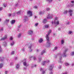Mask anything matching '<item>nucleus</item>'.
<instances>
[{"instance_id":"4d7b16f0","label":"nucleus","mask_w":74,"mask_h":74,"mask_svg":"<svg viewBox=\"0 0 74 74\" xmlns=\"http://www.w3.org/2000/svg\"><path fill=\"white\" fill-rule=\"evenodd\" d=\"M10 65H11V66H12L13 64H14L13 63V62H11L10 63Z\"/></svg>"},{"instance_id":"603ef678","label":"nucleus","mask_w":74,"mask_h":74,"mask_svg":"<svg viewBox=\"0 0 74 74\" xmlns=\"http://www.w3.org/2000/svg\"><path fill=\"white\" fill-rule=\"evenodd\" d=\"M9 21H10L9 20H6V22H9Z\"/></svg>"},{"instance_id":"6e6552de","label":"nucleus","mask_w":74,"mask_h":74,"mask_svg":"<svg viewBox=\"0 0 74 74\" xmlns=\"http://www.w3.org/2000/svg\"><path fill=\"white\" fill-rule=\"evenodd\" d=\"M73 12V11L71 10H69L68 11V13L69 14L70 16H72Z\"/></svg>"},{"instance_id":"0eeeda50","label":"nucleus","mask_w":74,"mask_h":74,"mask_svg":"<svg viewBox=\"0 0 74 74\" xmlns=\"http://www.w3.org/2000/svg\"><path fill=\"white\" fill-rule=\"evenodd\" d=\"M49 63V60H47L46 61L43 62H42V64L43 65H44L45 63Z\"/></svg>"},{"instance_id":"473e14b6","label":"nucleus","mask_w":74,"mask_h":74,"mask_svg":"<svg viewBox=\"0 0 74 74\" xmlns=\"http://www.w3.org/2000/svg\"><path fill=\"white\" fill-rule=\"evenodd\" d=\"M39 62H41V57H40L39 58Z\"/></svg>"},{"instance_id":"b1692460","label":"nucleus","mask_w":74,"mask_h":74,"mask_svg":"<svg viewBox=\"0 0 74 74\" xmlns=\"http://www.w3.org/2000/svg\"><path fill=\"white\" fill-rule=\"evenodd\" d=\"M47 22V19H45L43 20V23H46Z\"/></svg>"},{"instance_id":"f3484780","label":"nucleus","mask_w":74,"mask_h":74,"mask_svg":"<svg viewBox=\"0 0 74 74\" xmlns=\"http://www.w3.org/2000/svg\"><path fill=\"white\" fill-rule=\"evenodd\" d=\"M43 41V40L42 39V38H40V39H39V43H41V42H42Z\"/></svg>"},{"instance_id":"412c9836","label":"nucleus","mask_w":74,"mask_h":74,"mask_svg":"<svg viewBox=\"0 0 74 74\" xmlns=\"http://www.w3.org/2000/svg\"><path fill=\"white\" fill-rule=\"evenodd\" d=\"M67 12H68V11L67 10H65L63 12V14H67Z\"/></svg>"},{"instance_id":"9b49d317","label":"nucleus","mask_w":74,"mask_h":74,"mask_svg":"<svg viewBox=\"0 0 74 74\" xmlns=\"http://www.w3.org/2000/svg\"><path fill=\"white\" fill-rule=\"evenodd\" d=\"M67 50H68V49H66L64 51V53H63V55H64L63 57H66V52H67Z\"/></svg>"},{"instance_id":"39448f33","label":"nucleus","mask_w":74,"mask_h":74,"mask_svg":"<svg viewBox=\"0 0 74 74\" xmlns=\"http://www.w3.org/2000/svg\"><path fill=\"white\" fill-rule=\"evenodd\" d=\"M27 21H29V19H28V18H27V16H25L24 17V22H25Z\"/></svg>"},{"instance_id":"4468645a","label":"nucleus","mask_w":74,"mask_h":74,"mask_svg":"<svg viewBox=\"0 0 74 74\" xmlns=\"http://www.w3.org/2000/svg\"><path fill=\"white\" fill-rule=\"evenodd\" d=\"M53 67H54V66L53 65H51L50 66V68L49 69V71H51V70H52V69H53Z\"/></svg>"},{"instance_id":"5fc2aeb1","label":"nucleus","mask_w":74,"mask_h":74,"mask_svg":"<svg viewBox=\"0 0 74 74\" xmlns=\"http://www.w3.org/2000/svg\"><path fill=\"white\" fill-rule=\"evenodd\" d=\"M21 25H20L18 26V28H21Z\"/></svg>"},{"instance_id":"a211bd4d","label":"nucleus","mask_w":74,"mask_h":74,"mask_svg":"<svg viewBox=\"0 0 74 74\" xmlns=\"http://www.w3.org/2000/svg\"><path fill=\"white\" fill-rule=\"evenodd\" d=\"M15 22V20H12L11 22V23L12 25V24H14Z\"/></svg>"},{"instance_id":"6e6d98bb","label":"nucleus","mask_w":74,"mask_h":74,"mask_svg":"<svg viewBox=\"0 0 74 74\" xmlns=\"http://www.w3.org/2000/svg\"><path fill=\"white\" fill-rule=\"evenodd\" d=\"M62 67V66H60L59 67H58V68H59V69H61V68Z\"/></svg>"},{"instance_id":"f03ea898","label":"nucleus","mask_w":74,"mask_h":74,"mask_svg":"<svg viewBox=\"0 0 74 74\" xmlns=\"http://www.w3.org/2000/svg\"><path fill=\"white\" fill-rule=\"evenodd\" d=\"M26 61V59H25L23 60V65L24 66H26V67H27V66H29V64H27Z\"/></svg>"},{"instance_id":"a18cd8bd","label":"nucleus","mask_w":74,"mask_h":74,"mask_svg":"<svg viewBox=\"0 0 74 74\" xmlns=\"http://www.w3.org/2000/svg\"><path fill=\"white\" fill-rule=\"evenodd\" d=\"M3 27L1 28L0 29V31H3Z\"/></svg>"},{"instance_id":"aec40b11","label":"nucleus","mask_w":74,"mask_h":74,"mask_svg":"<svg viewBox=\"0 0 74 74\" xmlns=\"http://www.w3.org/2000/svg\"><path fill=\"white\" fill-rule=\"evenodd\" d=\"M3 45H4L5 47V46L7 45V43H6L5 42H4L3 43Z\"/></svg>"},{"instance_id":"393cba45","label":"nucleus","mask_w":74,"mask_h":74,"mask_svg":"<svg viewBox=\"0 0 74 74\" xmlns=\"http://www.w3.org/2000/svg\"><path fill=\"white\" fill-rule=\"evenodd\" d=\"M45 28H48L49 27V25H45Z\"/></svg>"},{"instance_id":"37998d69","label":"nucleus","mask_w":74,"mask_h":74,"mask_svg":"<svg viewBox=\"0 0 74 74\" xmlns=\"http://www.w3.org/2000/svg\"><path fill=\"white\" fill-rule=\"evenodd\" d=\"M3 5L4 7H6L7 6V4H3Z\"/></svg>"},{"instance_id":"3c124183","label":"nucleus","mask_w":74,"mask_h":74,"mask_svg":"<svg viewBox=\"0 0 74 74\" xmlns=\"http://www.w3.org/2000/svg\"><path fill=\"white\" fill-rule=\"evenodd\" d=\"M17 59H18V57H15L14 58V60H16Z\"/></svg>"},{"instance_id":"bb28decb","label":"nucleus","mask_w":74,"mask_h":74,"mask_svg":"<svg viewBox=\"0 0 74 74\" xmlns=\"http://www.w3.org/2000/svg\"><path fill=\"white\" fill-rule=\"evenodd\" d=\"M65 65L66 66H68L70 65V64L68 63H65Z\"/></svg>"},{"instance_id":"f8f14e48","label":"nucleus","mask_w":74,"mask_h":74,"mask_svg":"<svg viewBox=\"0 0 74 74\" xmlns=\"http://www.w3.org/2000/svg\"><path fill=\"white\" fill-rule=\"evenodd\" d=\"M20 65L19 64H17L16 66V70H19V69Z\"/></svg>"},{"instance_id":"a878e982","label":"nucleus","mask_w":74,"mask_h":74,"mask_svg":"<svg viewBox=\"0 0 74 74\" xmlns=\"http://www.w3.org/2000/svg\"><path fill=\"white\" fill-rule=\"evenodd\" d=\"M14 45V41H13L10 44V45L11 46H12L13 45Z\"/></svg>"},{"instance_id":"5701e85b","label":"nucleus","mask_w":74,"mask_h":74,"mask_svg":"<svg viewBox=\"0 0 74 74\" xmlns=\"http://www.w3.org/2000/svg\"><path fill=\"white\" fill-rule=\"evenodd\" d=\"M61 59H62V56L60 57V61H59V62L60 63H63V62H62V61H61Z\"/></svg>"},{"instance_id":"ea45409f","label":"nucleus","mask_w":74,"mask_h":74,"mask_svg":"<svg viewBox=\"0 0 74 74\" xmlns=\"http://www.w3.org/2000/svg\"><path fill=\"white\" fill-rule=\"evenodd\" d=\"M21 51H23V52H24V51H25V48L24 47L23 48L21 49Z\"/></svg>"},{"instance_id":"e433bc0d","label":"nucleus","mask_w":74,"mask_h":74,"mask_svg":"<svg viewBox=\"0 0 74 74\" xmlns=\"http://www.w3.org/2000/svg\"><path fill=\"white\" fill-rule=\"evenodd\" d=\"M44 12H42L40 11L39 12V14L40 15H41V14H43Z\"/></svg>"},{"instance_id":"2eb2a0df","label":"nucleus","mask_w":74,"mask_h":74,"mask_svg":"<svg viewBox=\"0 0 74 74\" xmlns=\"http://www.w3.org/2000/svg\"><path fill=\"white\" fill-rule=\"evenodd\" d=\"M74 1H71V5L70 7H73V6H74Z\"/></svg>"},{"instance_id":"79ce46f5","label":"nucleus","mask_w":74,"mask_h":74,"mask_svg":"<svg viewBox=\"0 0 74 74\" xmlns=\"http://www.w3.org/2000/svg\"><path fill=\"white\" fill-rule=\"evenodd\" d=\"M2 52V49L1 47V46H0V52Z\"/></svg>"},{"instance_id":"7c9ffc66","label":"nucleus","mask_w":74,"mask_h":74,"mask_svg":"<svg viewBox=\"0 0 74 74\" xmlns=\"http://www.w3.org/2000/svg\"><path fill=\"white\" fill-rule=\"evenodd\" d=\"M53 0H46L47 1L49 2V3H51L52 1Z\"/></svg>"},{"instance_id":"c03bdc74","label":"nucleus","mask_w":74,"mask_h":74,"mask_svg":"<svg viewBox=\"0 0 74 74\" xmlns=\"http://www.w3.org/2000/svg\"><path fill=\"white\" fill-rule=\"evenodd\" d=\"M3 9V7H0V11H2Z\"/></svg>"},{"instance_id":"c756f323","label":"nucleus","mask_w":74,"mask_h":74,"mask_svg":"<svg viewBox=\"0 0 74 74\" xmlns=\"http://www.w3.org/2000/svg\"><path fill=\"white\" fill-rule=\"evenodd\" d=\"M21 34H19L18 35V38H20L21 37Z\"/></svg>"},{"instance_id":"4be33fe9","label":"nucleus","mask_w":74,"mask_h":74,"mask_svg":"<svg viewBox=\"0 0 74 74\" xmlns=\"http://www.w3.org/2000/svg\"><path fill=\"white\" fill-rule=\"evenodd\" d=\"M4 60V58H1L0 57V61H2Z\"/></svg>"},{"instance_id":"338daca9","label":"nucleus","mask_w":74,"mask_h":74,"mask_svg":"<svg viewBox=\"0 0 74 74\" xmlns=\"http://www.w3.org/2000/svg\"><path fill=\"white\" fill-rule=\"evenodd\" d=\"M62 74H67V72H66L64 73H63Z\"/></svg>"},{"instance_id":"052dcab7","label":"nucleus","mask_w":74,"mask_h":74,"mask_svg":"<svg viewBox=\"0 0 74 74\" xmlns=\"http://www.w3.org/2000/svg\"><path fill=\"white\" fill-rule=\"evenodd\" d=\"M58 30H59V31H60V30H61V28H59L58 29Z\"/></svg>"},{"instance_id":"a19ab883","label":"nucleus","mask_w":74,"mask_h":74,"mask_svg":"<svg viewBox=\"0 0 74 74\" xmlns=\"http://www.w3.org/2000/svg\"><path fill=\"white\" fill-rule=\"evenodd\" d=\"M33 60H37V59H36V57H34L33 58Z\"/></svg>"},{"instance_id":"6ab92c4d","label":"nucleus","mask_w":74,"mask_h":74,"mask_svg":"<svg viewBox=\"0 0 74 74\" xmlns=\"http://www.w3.org/2000/svg\"><path fill=\"white\" fill-rule=\"evenodd\" d=\"M46 10L47 11H50V10H51V8H47L46 9Z\"/></svg>"},{"instance_id":"423d86ee","label":"nucleus","mask_w":74,"mask_h":74,"mask_svg":"<svg viewBox=\"0 0 74 74\" xmlns=\"http://www.w3.org/2000/svg\"><path fill=\"white\" fill-rule=\"evenodd\" d=\"M40 71H41L42 74H45V71H44V69L41 68L40 69Z\"/></svg>"},{"instance_id":"4c0bfd02","label":"nucleus","mask_w":74,"mask_h":74,"mask_svg":"<svg viewBox=\"0 0 74 74\" xmlns=\"http://www.w3.org/2000/svg\"><path fill=\"white\" fill-rule=\"evenodd\" d=\"M58 17H56L55 18V19H54V21H58Z\"/></svg>"},{"instance_id":"20e7f679","label":"nucleus","mask_w":74,"mask_h":74,"mask_svg":"<svg viewBox=\"0 0 74 74\" xmlns=\"http://www.w3.org/2000/svg\"><path fill=\"white\" fill-rule=\"evenodd\" d=\"M53 23L54 25H59V20H56V21H54Z\"/></svg>"},{"instance_id":"ddd939ff","label":"nucleus","mask_w":74,"mask_h":74,"mask_svg":"<svg viewBox=\"0 0 74 74\" xmlns=\"http://www.w3.org/2000/svg\"><path fill=\"white\" fill-rule=\"evenodd\" d=\"M7 38V35H5L4 37L3 38H2L0 39V41H2L3 40H4L5 39Z\"/></svg>"},{"instance_id":"0e129e2a","label":"nucleus","mask_w":74,"mask_h":74,"mask_svg":"<svg viewBox=\"0 0 74 74\" xmlns=\"http://www.w3.org/2000/svg\"><path fill=\"white\" fill-rule=\"evenodd\" d=\"M72 33V32L70 31L69 32V34H71V33Z\"/></svg>"},{"instance_id":"de8ad7c7","label":"nucleus","mask_w":74,"mask_h":74,"mask_svg":"<svg viewBox=\"0 0 74 74\" xmlns=\"http://www.w3.org/2000/svg\"><path fill=\"white\" fill-rule=\"evenodd\" d=\"M63 43H64V41L62 40L61 41V44H63Z\"/></svg>"},{"instance_id":"49530a36","label":"nucleus","mask_w":74,"mask_h":74,"mask_svg":"<svg viewBox=\"0 0 74 74\" xmlns=\"http://www.w3.org/2000/svg\"><path fill=\"white\" fill-rule=\"evenodd\" d=\"M57 49H58V47H54L55 50H57Z\"/></svg>"},{"instance_id":"dca6fc26","label":"nucleus","mask_w":74,"mask_h":74,"mask_svg":"<svg viewBox=\"0 0 74 74\" xmlns=\"http://www.w3.org/2000/svg\"><path fill=\"white\" fill-rule=\"evenodd\" d=\"M45 53V50H42L41 52V55H42L44 54V53Z\"/></svg>"},{"instance_id":"8fccbe9b","label":"nucleus","mask_w":74,"mask_h":74,"mask_svg":"<svg viewBox=\"0 0 74 74\" xmlns=\"http://www.w3.org/2000/svg\"><path fill=\"white\" fill-rule=\"evenodd\" d=\"M12 39H13V38H12V37H11L10 38V40H12Z\"/></svg>"},{"instance_id":"c85d7f7f","label":"nucleus","mask_w":74,"mask_h":74,"mask_svg":"<svg viewBox=\"0 0 74 74\" xmlns=\"http://www.w3.org/2000/svg\"><path fill=\"white\" fill-rule=\"evenodd\" d=\"M3 65L2 64H0V69H1L3 67Z\"/></svg>"},{"instance_id":"e2e57ef3","label":"nucleus","mask_w":74,"mask_h":74,"mask_svg":"<svg viewBox=\"0 0 74 74\" xmlns=\"http://www.w3.org/2000/svg\"><path fill=\"white\" fill-rule=\"evenodd\" d=\"M15 13H14L12 14V16H15Z\"/></svg>"},{"instance_id":"f257e3e1","label":"nucleus","mask_w":74,"mask_h":74,"mask_svg":"<svg viewBox=\"0 0 74 74\" xmlns=\"http://www.w3.org/2000/svg\"><path fill=\"white\" fill-rule=\"evenodd\" d=\"M51 30H50L48 32L47 34H46V40L47 41V43L46 44V47H50L51 45V42H50V40H49V35L51 33Z\"/></svg>"},{"instance_id":"09e8293b","label":"nucleus","mask_w":74,"mask_h":74,"mask_svg":"<svg viewBox=\"0 0 74 74\" xmlns=\"http://www.w3.org/2000/svg\"><path fill=\"white\" fill-rule=\"evenodd\" d=\"M18 3L15 4V7H17V6H18Z\"/></svg>"},{"instance_id":"69168bd1","label":"nucleus","mask_w":74,"mask_h":74,"mask_svg":"<svg viewBox=\"0 0 74 74\" xmlns=\"http://www.w3.org/2000/svg\"><path fill=\"white\" fill-rule=\"evenodd\" d=\"M8 72V71H5V74H7V73Z\"/></svg>"},{"instance_id":"9d476101","label":"nucleus","mask_w":74,"mask_h":74,"mask_svg":"<svg viewBox=\"0 0 74 74\" xmlns=\"http://www.w3.org/2000/svg\"><path fill=\"white\" fill-rule=\"evenodd\" d=\"M33 31L32 30H30L28 32V34H33Z\"/></svg>"},{"instance_id":"cd10ccee","label":"nucleus","mask_w":74,"mask_h":74,"mask_svg":"<svg viewBox=\"0 0 74 74\" xmlns=\"http://www.w3.org/2000/svg\"><path fill=\"white\" fill-rule=\"evenodd\" d=\"M14 53H15V51H12L11 53V55H14Z\"/></svg>"},{"instance_id":"f704fd0d","label":"nucleus","mask_w":74,"mask_h":74,"mask_svg":"<svg viewBox=\"0 0 74 74\" xmlns=\"http://www.w3.org/2000/svg\"><path fill=\"white\" fill-rule=\"evenodd\" d=\"M71 56H73V55H74V52H72L71 54Z\"/></svg>"},{"instance_id":"774afa93","label":"nucleus","mask_w":74,"mask_h":74,"mask_svg":"<svg viewBox=\"0 0 74 74\" xmlns=\"http://www.w3.org/2000/svg\"><path fill=\"white\" fill-rule=\"evenodd\" d=\"M53 73L52 72H51L50 73V74H52Z\"/></svg>"},{"instance_id":"864d4df0","label":"nucleus","mask_w":74,"mask_h":74,"mask_svg":"<svg viewBox=\"0 0 74 74\" xmlns=\"http://www.w3.org/2000/svg\"><path fill=\"white\" fill-rule=\"evenodd\" d=\"M38 25V23H36L35 24V26H37V25Z\"/></svg>"},{"instance_id":"13d9d810","label":"nucleus","mask_w":74,"mask_h":74,"mask_svg":"<svg viewBox=\"0 0 74 74\" xmlns=\"http://www.w3.org/2000/svg\"><path fill=\"white\" fill-rule=\"evenodd\" d=\"M70 24V22H68L66 23V25H69Z\"/></svg>"},{"instance_id":"2f4dec72","label":"nucleus","mask_w":74,"mask_h":74,"mask_svg":"<svg viewBox=\"0 0 74 74\" xmlns=\"http://www.w3.org/2000/svg\"><path fill=\"white\" fill-rule=\"evenodd\" d=\"M32 44H31L29 45V48H30V49H31V48H32Z\"/></svg>"},{"instance_id":"c9c22d12","label":"nucleus","mask_w":74,"mask_h":74,"mask_svg":"<svg viewBox=\"0 0 74 74\" xmlns=\"http://www.w3.org/2000/svg\"><path fill=\"white\" fill-rule=\"evenodd\" d=\"M21 14V11H20L17 12V15H19V14Z\"/></svg>"},{"instance_id":"7ed1b4c3","label":"nucleus","mask_w":74,"mask_h":74,"mask_svg":"<svg viewBox=\"0 0 74 74\" xmlns=\"http://www.w3.org/2000/svg\"><path fill=\"white\" fill-rule=\"evenodd\" d=\"M53 17V14H48L47 16V19H52V17Z\"/></svg>"},{"instance_id":"72a5a7b5","label":"nucleus","mask_w":74,"mask_h":74,"mask_svg":"<svg viewBox=\"0 0 74 74\" xmlns=\"http://www.w3.org/2000/svg\"><path fill=\"white\" fill-rule=\"evenodd\" d=\"M34 8H35V9H37V8H38V7L37 6H33Z\"/></svg>"},{"instance_id":"680f3d73","label":"nucleus","mask_w":74,"mask_h":74,"mask_svg":"<svg viewBox=\"0 0 74 74\" xmlns=\"http://www.w3.org/2000/svg\"><path fill=\"white\" fill-rule=\"evenodd\" d=\"M8 16H11V14H9Z\"/></svg>"},{"instance_id":"1a4fd4ad","label":"nucleus","mask_w":74,"mask_h":74,"mask_svg":"<svg viewBox=\"0 0 74 74\" xmlns=\"http://www.w3.org/2000/svg\"><path fill=\"white\" fill-rule=\"evenodd\" d=\"M27 14L28 15H29L30 16H32V12L31 11H29L27 12Z\"/></svg>"},{"instance_id":"58836bf2","label":"nucleus","mask_w":74,"mask_h":74,"mask_svg":"<svg viewBox=\"0 0 74 74\" xmlns=\"http://www.w3.org/2000/svg\"><path fill=\"white\" fill-rule=\"evenodd\" d=\"M59 55V56H62V54H61L60 53H58V54H57V56H58Z\"/></svg>"},{"instance_id":"bf43d9fd","label":"nucleus","mask_w":74,"mask_h":74,"mask_svg":"<svg viewBox=\"0 0 74 74\" xmlns=\"http://www.w3.org/2000/svg\"><path fill=\"white\" fill-rule=\"evenodd\" d=\"M32 51H33V50L32 49H31L29 50V51L30 52H32Z\"/></svg>"}]
</instances>
